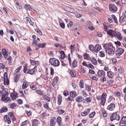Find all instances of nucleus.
<instances>
[{
	"instance_id": "16",
	"label": "nucleus",
	"mask_w": 126,
	"mask_h": 126,
	"mask_svg": "<svg viewBox=\"0 0 126 126\" xmlns=\"http://www.w3.org/2000/svg\"><path fill=\"white\" fill-rule=\"evenodd\" d=\"M4 120L5 121H7L8 123L9 124L11 123V120L10 118L8 115H6L4 116Z\"/></svg>"
},
{
	"instance_id": "10",
	"label": "nucleus",
	"mask_w": 126,
	"mask_h": 126,
	"mask_svg": "<svg viewBox=\"0 0 126 126\" xmlns=\"http://www.w3.org/2000/svg\"><path fill=\"white\" fill-rule=\"evenodd\" d=\"M115 32V31H113L112 30L109 29L107 31V33L111 37H114Z\"/></svg>"
},
{
	"instance_id": "51",
	"label": "nucleus",
	"mask_w": 126,
	"mask_h": 126,
	"mask_svg": "<svg viewBox=\"0 0 126 126\" xmlns=\"http://www.w3.org/2000/svg\"><path fill=\"white\" fill-rule=\"evenodd\" d=\"M106 78L105 77L101 78L100 79L101 82L102 83H103L104 81H106Z\"/></svg>"
},
{
	"instance_id": "53",
	"label": "nucleus",
	"mask_w": 126,
	"mask_h": 126,
	"mask_svg": "<svg viewBox=\"0 0 126 126\" xmlns=\"http://www.w3.org/2000/svg\"><path fill=\"white\" fill-rule=\"evenodd\" d=\"M16 105L15 103H13L10 105V108L12 109H13L14 107H15Z\"/></svg>"
},
{
	"instance_id": "45",
	"label": "nucleus",
	"mask_w": 126,
	"mask_h": 126,
	"mask_svg": "<svg viewBox=\"0 0 126 126\" xmlns=\"http://www.w3.org/2000/svg\"><path fill=\"white\" fill-rule=\"evenodd\" d=\"M25 7L26 9L27 10H30L31 8V6L29 5H27V4H26L25 5Z\"/></svg>"
},
{
	"instance_id": "22",
	"label": "nucleus",
	"mask_w": 126,
	"mask_h": 126,
	"mask_svg": "<svg viewBox=\"0 0 126 126\" xmlns=\"http://www.w3.org/2000/svg\"><path fill=\"white\" fill-rule=\"evenodd\" d=\"M84 56L85 59L87 60H90L91 57H90V55L86 53H85L84 54Z\"/></svg>"
},
{
	"instance_id": "59",
	"label": "nucleus",
	"mask_w": 126,
	"mask_h": 126,
	"mask_svg": "<svg viewBox=\"0 0 126 126\" xmlns=\"http://www.w3.org/2000/svg\"><path fill=\"white\" fill-rule=\"evenodd\" d=\"M27 87L26 86V82H24L22 86V88L24 89L26 88Z\"/></svg>"
},
{
	"instance_id": "24",
	"label": "nucleus",
	"mask_w": 126,
	"mask_h": 126,
	"mask_svg": "<svg viewBox=\"0 0 126 126\" xmlns=\"http://www.w3.org/2000/svg\"><path fill=\"white\" fill-rule=\"evenodd\" d=\"M4 79V84L5 85H8L9 84V80L8 79V78H7L6 79H5L4 78H3V79Z\"/></svg>"
},
{
	"instance_id": "42",
	"label": "nucleus",
	"mask_w": 126,
	"mask_h": 126,
	"mask_svg": "<svg viewBox=\"0 0 126 126\" xmlns=\"http://www.w3.org/2000/svg\"><path fill=\"white\" fill-rule=\"evenodd\" d=\"M89 49L92 51H94V47L92 45H90L89 46Z\"/></svg>"
},
{
	"instance_id": "64",
	"label": "nucleus",
	"mask_w": 126,
	"mask_h": 126,
	"mask_svg": "<svg viewBox=\"0 0 126 126\" xmlns=\"http://www.w3.org/2000/svg\"><path fill=\"white\" fill-rule=\"evenodd\" d=\"M82 93L83 94V95L84 96V97H86L87 96V94L85 91L83 90L82 91Z\"/></svg>"
},
{
	"instance_id": "37",
	"label": "nucleus",
	"mask_w": 126,
	"mask_h": 126,
	"mask_svg": "<svg viewBox=\"0 0 126 126\" xmlns=\"http://www.w3.org/2000/svg\"><path fill=\"white\" fill-rule=\"evenodd\" d=\"M79 85L80 88H84V83L83 80H80Z\"/></svg>"
},
{
	"instance_id": "55",
	"label": "nucleus",
	"mask_w": 126,
	"mask_h": 126,
	"mask_svg": "<svg viewBox=\"0 0 126 126\" xmlns=\"http://www.w3.org/2000/svg\"><path fill=\"white\" fill-rule=\"evenodd\" d=\"M39 44L40 46V47L42 48H44L46 44L45 43H43L42 44Z\"/></svg>"
},
{
	"instance_id": "8",
	"label": "nucleus",
	"mask_w": 126,
	"mask_h": 126,
	"mask_svg": "<svg viewBox=\"0 0 126 126\" xmlns=\"http://www.w3.org/2000/svg\"><path fill=\"white\" fill-rule=\"evenodd\" d=\"M120 126H126V117H123L119 123Z\"/></svg>"
},
{
	"instance_id": "43",
	"label": "nucleus",
	"mask_w": 126,
	"mask_h": 126,
	"mask_svg": "<svg viewBox=\"0 0 126 126\" xmlns=\"http://www.w3.org/2000/svg\"><path fill=\"white\" fill-rule=\"evenodd\" d=\"M89 114V112L87 111H83L81 113V115L83 116H84L86 115H87Z\"/></svg>"
},
{
	"instance_id": "4",
	"label": "nucleus",
	"mask_w": 126,
	"mask_h": 126,
	"mask_svg": "<svg viewBox=\"0 0 126 126\" xmlns=\"http://www.w3.org/2000/svg\"><path fill=\"white\" fill-rule=\"evenodd\" d=\"M107 95V94L105 93H103L101 96V104L103 105L104 106L105 103L106 101V97Z\"/></svg>"
},
{
	"instance_id": "28",
	"label": "nucleus",
	"mask_w": 126,
	"mask_h": 126,
	"mask_svg": "<svg viewBox=\"0 0 126 126\" xmlns=\"http://www.w3.org/2000/svg\"><path fill=\"white\" fill-rule=\"evenodd\" d=\"M62 102V97L60 95H59V97H58V103L59 105H60L61 104Z\"/></svg>"
},
{
	"instance_id": "6",
	"label": "nucleus",
	"mask_w": 126,
	"mask_h": 126,
	"mask_svg": "<svg viewBox=\"0 0 126 126\" xmlns=\"http://www.w3.org/2000/svg\"><path fill=\"white\" fill-rule=\"evenodd\" d=\"M109 7L110 11L113 12H115L117 11V7L113 4H110L109 5Z\"/></svg>"
},
{
	"instance_id": "25",
	"label": "nucleus",
	"mask_w": 126,
	"mask_h": 126,
	"mask_svg": "<svg viewBox=\"0 0 126 126\" xmlns=\"http://www.w3.org/2000/svg\"><path fill=\"white\" fill-rule=\"evenodd\" d=\"M31 61V64L32 65H37L39 64V62L38 61H34L30 60Z\"/></svg>"
},
{
	"instance_id": "39",
	"label": "nucleus",
	"mask_w": 126,
	"mask_h": 126,
	"mask_svg": "<svg viewBox=\"0 0 126 126\" xmlns=\"http://www.w3.org/2000/svg\"><path fill=\"white\" fill-rule=\"evenodd\" d=\"M91 98L90 97H86L85 98V101L87 103H89L91 102Z\"/></svg>"
},
{
	"instance_id": "48",
	"label": "nucleus",
	"mask_w": 126,
	"mask_h": 126,
	"mask_svg": "<svg viewBox=\"0 0 126 126\" xmlns=\"http://www.w3.org/2000/svg\"><path fill=\"white\" fill-rule=\"evenodd\" d=\"M35 31L39 35H42V32L40 30L38 29H35Z\"/></svg>"
},
{
	"instance_id": "61",
	"label": "nucleus",
	"mask_w": 126,
	"mask_h": 126,
	"mask_svg": "<svg viewBox=\"0 0 126 126\" xmlns=\"http://www.w3.org/2000/svg\"><path fill=\"white\" fill-rule=\"evenodd\" d=\"M114 43L116 45L120 46L121 45V43L120 41H117V42H114Z\"/></svg>"
},
{
	"instance_id": "20",
	"label": "nucleus",
	"mask_w": 126,
	"mask_h": 126,
	"mask_svg": "<svg viewBox=\"0 0 126 126\" xmlns=\"http://www.w3.org/2000/svg\"><path fill=\"white\" fill-rule=\"evenodd\" d=\"M90 60L91 62L94 65H96L97 64V61L94 57H91Z\"/></svg>"
},
{
	"instance_id": "54",
	"label": "nucleus",
	"mask_w": 126,
	"mask_h": 126,
	"mask_svg": "<svg viewBox=\"0 0 126 126\" xmlns=\"http://www.w3.org/2000/svg\"><path fill=\"white\" fill-rule=\"evenodd\" d=\"M57 112L59 114H63L64 112V111L63 110H59Z\"/></svg>"
},
{
	"instance_id": "62",
	"label": "nucleus",
	"mask_w": 126,
	"mask_h": 126,
	"mask_svg": "<svg viewBox=\"0 0 126 126\" xmlns=\"http://www.w3.org/2000/svg\"><path fill=\"white\" fill-rule=\"evenodd\" d=\"M26 112L28 116H30L32 112L30 111V110L28 111L27 110L26 111Z\"/></svg>"
},
{
	"instance_id": "40",
	"label": "nucleus",
	"mask_w": 126,
	"mask_h": 126,
	"mask_svg": "<svg viewBox=\"0 0 126 126\" xmlns=\"http://www.w3.org/2000/svg\"><path fill=\"white\" fill-rule=\"evenodd\" d=\"M99 54H100V56L101 57H104L105 55L104 54V52L102 51H100L99 52Z\"/></svg>"
},
{
	"instance_id": "41",
	"label": "nucleus",
	"mask_w": 126,
	"mask_h": 126,
	"mask_svg": "<svg viewBox=\"0 0 126 126\" xmlns=\"http://www.w3.org/2000/svg\"><path fill=\"white\" fill-rule=\"evenodd\" d=\"M70 74L72 76V77H74L76 76V74L75 72L72 70L70 71Z\"/></svg>"
},
{
	"instance_id": "35",
	"label": "nucleus",
	"mask_w": 126,
	"mask_h": 126,
	"mask_svg": "<svg viewBox=\"0 0 126 126\" xmlns=\"http://www.w3.org/2000/svg\"><path fill=\"white\" fill-rule=\"evenodd\" d=\"M27 20L29 21V22L30 23L31 25H32V26H33L34 25V22H33L31 20V19L29 17H27Z\"/></svg>"
},
{
	"instance_id": "11",
	"label": "nucleus",
	"mask_w": 126,
	"mask_h": 126,
	"mask_svg": "<svg viewBox=\"0 0 126 126\" xmlns=\"http://www.w3.org/2000/svg\"><path fill=\"white\" fill-rule=\"evenodd\" d=\"M32 126H38L40 123L39 121L37 119H34L32 120Z\"/></svg>"
},
{
	"instance_id": "27",
	"label": "nucleus",
	"mask_w": 126,
	"mask_h": 126,
	"mask_svg": "<svg viewBox=\"0 0 126 126\" xmlns=\"http://www.w3.org/2000/svg\"><path fill=\"white\" fill-rule=\"evenodd\" d=\"M29 123V121L28 120L22 123L21 126H27V125Z\"/></svg>"
},
{
	"instance_id": "31",
	"label": "nucleus",
	"mask_w": 126,
	"mask_h": 126,
	"mask_svg": "<svg viewBox=\"0 0 126 126\" xmlns=\"http://www.w3.org/2000/svg\"><path fill=\"white\" fill-rule=\"evenodd\" d=\"M16 76L14 78V80L16 82V83L18 82L19 79V76L20 75L19 74H15Z\"/></svg>"
},
{
	"instance_id": "26",
	"label": "nucleus",
	"mask_w": 126,
	"mask_h": 126,
	"mask_svg": "<svg viewBox=\"0 0 126 126\" xmlns=\"http://www.w3.org/2000/svg\"><path fill=\"white\" fill-rule=\"evenodd\" d=\"M61 54V58L63 59L65 57V54L63 51H61L60 52Z\"/></svg>"
},
{
	"instance_id": "44",
	"label": "nucleus",
	"mask_w": 126,
	"mask_h": 126,
	"mask_svg": "<svg viewBox=\"0 0 126 126\" xmlns=\"http://www.w3.org/2000/svg\"><path fill=\"white\" fill-rule=\"evenodd\" d=\"M95 114V111H94L90 113L89 115V117L90 118H92Z\"/></svg>"
},
{
	"instance_id": "12",
	"label": "nucleus",
	"mask_w": 126,
	"mask_h": 126,
	"mask_svg": "<svg viewBox=\"0 0 126 126\" xmlns=\"http://www.w3.org/2000/svg\"><path fill=\"white\" fill-rule=\"evenodd\" d=\"M2 53L5 58H7L8 57V52H7L5 49H2Z\"/></svg>"
},
{
	"instance_id": "23",
	"label": "nucleus",
	"mask_w": 126,
	"mask_h": 126,
	"mask_svg": "<svg viewBox=\"0 0 126 126\" xmlns=\"http://www.w3.org/2000/svg\"><path fill=\"white\" fill-rule=\"evenodd\" d=\"M8 110V109L6 107H3L0 110V113H1L7 112Z\"/></svg>"
},
{
	"instance_id": "30",
	"label": "nucleus",
	"mask_w": 126,
	"mask_h": 126,
	"mask_svg": "<svg viewBox=\"0 0 126 126\" xmlns=\"http://www.w3.org/2000/svg\"><path fill=\"white\" fill-rule=\"evenodd\" d=\"M113 73L111 71L108 72L107 73V76L110 78L111 79L112 78V76L110 75H112Z\"/></svg>"
},
{
	"instance_id": "34",
	"label": "nucleus",
	"mask_w": 126,
	"mask_h": 126,
	"mask_svg": "<svg viewBox=\"0 0 126 126\" xmlns=\"http://www.w3.org/2000/svg\"><path fill=\"white\" fill-rule=\"evenodd\" d=\"M77 65V61L74 60L72 63V67L73 68H75Z\"/></svg>"
},
{
	"instance_id": "38",
	"label": "nucleus",
	"mask_w": 126,
	"mask_h": 126,
	"mask_svg": "<svg viewBox=\"0 0 126 126\" xmlns=\"http://www.w3.org/2000/svg\"><path fill=\"white\" fill-rule=\"evenodd\" d=\"M111 17L115 21V22L116 23V24H117L118 22L115 16L114 15H111Z\"/></svg>"
},
{
	"instance_id": "21",
	"label": "nucleus",
	"mask_w": 126,
	"mask_h": 126,
	"mask_svg": "<svg viewBox=\"0 0 126 126\" xmlns=\"http://www.w3.org/2000/svg\"><path fill=\"white\" fill-rule=\"evenodd\" d=\"M84 100L81 96H79L77 97L76 99V100L77 102H80Z\"/></svg>"
},
{
	"instance_id": "36",
	"label": "nucleus",
	"mask_w": 126,
	"mask_h": 126,
	"mask_svg": "<svg viewBox=\"0 0 126 126\" xmlns=\"http://www.w3.org/2000/svg\"><path fill=\"white\" fill-rule=\"evenodd\" d=\"M9 94V93L8 92H5L3 95L1 97V100H2L3 99L5 98H6V95H8Z\"/></svg>"
},
{
	"instance_id": "7",
	"label": "nucleus",
	"mask_w": 126,
	"mask_h": 126,
	"mask_svg": "<svg viewBox=\"0 0 126 126\" xmlns=\"http://www.w3.org/2000/svg\"><path fill=\"white\" fill-rule=\"evenodd\" d=\"M124 51V50L123 48H119L115 52V55L116 56H120L123 53Z\"/></svg>"
},
{
	"instance_id": "58",
	"label": "nucleus",
	"mask_w": 126,
	"mask_h": 126,
	"mask_svg": "<svg viewBox=\"0 0 126 126\" xmlns=\"http://www.w3.org/2000/svg\"><path fill=\"white\" fill-rule=\"evenodd\" d=\"M60 27L63 29L65 28V24L63 23H60Z\"/></svg>"
},
{
	"instance_id": "9",
	"label": "nucleus",
	"mask_w": 126,
	"mask_h": 126,
	"mask_svg": "<svg viewBox=\"0 0 126 126\" xmlns=\"http://www.w3.org/2000/svg\"><path fill=\"white\" fill-rule=\"evenodd\" d=\"M117 37L119 41H121L123 37L122 36L120 33L118 31H115L114 37Z\"/></svg>"
},
{
	"instance_id": "17",
	"label": "nucleus",
	"mask_w": 126,
	"mask_h": 126,
	"mask_svg": "<svg viewBox=\"0 0 126 126\" xmlns=\"http://www.w3.org/2000/svg\"><path fill=\"white\" fill-rule=\"evenodd\" d=\"M115 105L113 103H111L107 107V109L110 110H112L115 108Z\"/></svg>"
},
{
	"instance_id": "57",
	"label": "nucleus",
	"mask_w": 126,
	"mask_h": 126,
	"mask_svg": "<svg viewBox=\"0 0 126 126\" xmlns=\"http://www.w3.org/2000/svg\"><path fill=\"white\" fill-rule=\"evenodd\" d=\"M35 104L36 105L40 107L42 106V103L39 101H37L35 102Z\"/></svg>"
},
{
	"instance_id": "46",
	"label": "nucleus",
	"mask_w": 126,
	"mask_h": 126,
	"mask_svg": "<svg viewBox=\"0 0 126 126\" xmlns=\"http://www.w3.org/2000/svg\"><path fill=\"white\" fill-rule=\"evenodd\" d=\"M87 90L89 92L91 90V88L90 85L88 84H87L86 85Z\"/></svg>"
},
{
	"instance_id": "1",
	"label": "nucleus",
	"mask_w": 126,
	"mask_h": 126,
	"mask_svg": "<svg viewBox=\"0 0 126 126\" xmlns=\"http://www.w3.org/2000/svg\"><path fill=\"white\" fill-rule=\"evenodd\" d=\"M103 47L105 49L106 52L108 53L109 54L111 55L114 54L115 49L112 45L109 44H105L104 45Z\"/></svg>"
},
{
	"instance_id": "49",
	"label": "nucleus",
	"mask_w": 126,
	"mask_h": 126,
	"mask_svg": "<svg viewBox=\"0 0 126 126\" xmlns=\"http://www.w3.org/2000/svg\"><path fill=\"white\" fill-rule=\"evenodd\" d=\"M48 104H49L48 103H46L44 105V107L47 110L48 109V108H49L48 106Z\"/></svg>"
},
{
	"instance_id": "13",
	"label": "nucleus",
	"mask_w": 126,
	"mask_h": 126,
	"mask_svg": "<svg viewBox=\"0 0 126 126\" xmlns=\"http://www.w3.org/2000/svg\"><path fill=\"white\" fill-rule=\"evenodd\" d=\"M56 120V119L55 117H53L50 119V126H54L55 124V121Z\"/></svg>"
},
{
	"instance_id": "19",
	"label": "nucleus",
	"mask_w": 126,
	"mask_h": 126,
	"mask_svg": "<svg viewBox=\"0 0 126 126\" xmlns=\"http://www.w3.org/2000/svg\"><path fill=\"white\" fill-rule=\"evenodd\" d=\"M62 119L59 116H58L57 119V122L58 125L59 126H62V123L61 122Z\"/></svg>"
},
{
	"instance_id": "50",
	"label": "nucleus",
	"mask_w": 126,
	"mask_h": 126,
	"mask_svg": "<svg viewBox=\"0 0 126 126\" xmlns=\"http://www.w3.org/2000/svg\"><path fill=\"white\" fill-rule=\"evenodd\" d=\"M113 80L112 79H110L107 81V83L109 84V85L110 86H112V83L113 81Z\"/></svg>"
},
{
	"instance_id": "47",
	"label": "nucleus",
	"mask_w": 126,
	"mask_h": 126,
	"mask_svg": "<svg viewBox=\"0 0 126 126\" xmlns=\"http://www.w3.org/2000/svg\"><path fill=\"white\" fill-rule=\"evenodd\" d=\"M88 67H87L90 68L92 69H94V66L91 63H90L87 65Z\"/></svg>"
},
{
	"instance_id": "60",
	"label": "nucleus",
	"mask_w": 126,
	"mask_h": 126,
	"mask_svg": "<svg viewBox=\"0 0 126 126\" xmlns=\"http://www.w3.org/2000/svg\"><path fill=\"white\" fill-rule=\"evenodd\" d=\"M124 16L123 17L122 16L120 17L119 21L121 22H122L124 21L125 20L124 19Z\"/></svg>"
},
{
	"instance_id": "2",
	"label": "nucleus",
	"mask_w": 126,
	"mask_h": 126,
	"mask_svg": "<svg viewBox=\"0 0 126 126\" xmlns=\"http://www.w3.org/2000/svg\"><path fill=\"white\" fill-rule=\"evenodd\" d=\"M49 62L51 65L55 67L58 66L60 64L59 61L54 58L50 59Z\"/></svg>"
},
{
	"instance_id": "5",
	"label": "nucleus",
	"mask_w": 126,
	"mask_h": 126,
	"mask_svg": "<svg viewBox=\"0 0 126 126\" xmlns=\"http://www.w3.org/2000/svg\"><path fill=\"white\" fill-rule=\"evenodd\" d=\"M37 66H35L34 68L32 69H29L27 73V74H29L31 75H33L35 74L37 72Z\"/></svg>"
},
{
	"instance_id": "3",
	"label": "nucleus",
	"mask_w": 126,
	"mask_h": 126,
	"mask_svg": "<svg viewBox=\"0 0 126 126\" xmlns=\"http://www.w3.org/2000/svg\"><path fill=\"white\" fill-rule=\"evenodd\" d=\"M120 116L118 114L117 112L113 113L110 117V120L111 121H112L113 120H115L117 121L119 120Z\"/></svg>"
},
{
	"instance_id": "33",
	"label": "nucleus",
	"mask_w": 126,
	"mask_h": 126,
	"mask_svg": "<svg viewBox=\"0 0 126 126\" xmlns=\"http://www.w3.org/2000/svg\"><path fill=\"white\" fill-rule=\"evenodd\" d=\"M36 92L37 93L41 95H43L44 93L43 91L41 90H38L36 91Z\"/></svg>"
},
{
	"instance_id": "32",
	"label": "nucleus",
	"mask_w": 126,
	"mask_h": 126,
	"mask_svg": "<svg viewBox=\"0 0 126 126\" xmlns=\"http://www.w3.org/2000/svg\"><path fill=\"white\" fill-rule=\"evenodd\" d=\"M22 66H20L19 67H18L17 68L15 71V74H19L18 72H19L22 68Z\"/></svg>"
},
{
	"instance_id": "15",
	"label": "nucleus",
	"mask_w": 126,
	"mask_h": 126,
	"mask_svg": "<svg viewBox=\"0 0 126 126\" xmlns=\"http://www.w3.org/2000/svg\"><path fill=\"white\" fill-rule=\"evenodd\" d=\"M97 76L100 77L105 75V72L103 70H99L97 72Z\"/></svg>"
},
{
	"instance_id": "63",
	"label": "nucleus",
	"mask_w": 126,
	"mask_h": 126,
	"mask_svg": "<svg viewBox=\"0 0 126 126\" xmlns=\"http://www.w3.org/2000/svg\"><path fill=\"white\" fill-rule=\"evenodd\" d=\"M30 87L31 88V89L33 90H35L36 88V87L35 85H32V86L30 85Z\"/></svg>"
},
{
	"instance_id": "29",
	"label": "nucleus",
	"mask_w": 126,
	"mask_h": 126,
	"mask_svg": "<svg viewBox=\"0 0 126 126\" xmlns=\"http://www.w3.org/2000/svg\"><path fill=\"white\" fill-rule=\"evenodd\" d=\"M3 101L5 102H10L11 101V99L9 97H6L5 98L3 99Z\"/></svg>"
},
{
	"instance_id": "14",
	"label": "nucleus",
	"mask_w": 126,
	"mask_h": 126,
	"mask_svg": "<svg viewBox=\"0 0 126 126\" xmlns=\"http://www.w3.org/2000/svg\"><path fill=\"white\" fill-rule=\"evenodd\" d=\"M59 78L58 77L56 76L53 79L52 84L53 86H54L58 81Z\"/></svg>"
},
{
	"instance_id": "56",
	"label": "nucleus",
	"mask_w": 126,
	"mask_h": 126,
	"mask_svg": "<svg viewBox=\"0 0 126 126\" xmlns=\"http://www.w3.org/2000/svg\"><path fill=\"white\" fill-rule=\"evenodd\" d=\"M113 98V97L112 96H110L108 100V102H111L112 101Z\"/></svg>"
},
{
	"instance_id": "52",
	"label": "nucleus",
	"mask_w": 126,
	"mask_h": 126,
	"mask_svg": "<svg viewBox=\"0 0 126 126\" xmlns=\"http://www.w3.org/2000/svg\"><path fill=\"white\" fill-rule=\"evenodd\" d=\"M70 96L73 98L75 97V93L73 92H71L70 93Z\"/></svg>"
},
{
	"instance_id": "18",
	"label": "nucleus",
	"mask_w": 126,
	"mask_h": 126,
	"mask_svg": "<svg viewBox=\"0 0 126 126\" xmlns=\"http://www.w3.org/2000/svg\"><path fill=\"white\" fill-rule=\"evenodd\" d=\"M94 47V52L96 53L100 50L101 47L99 45L97 44Z\"/></svg>"
}]
</instances>
